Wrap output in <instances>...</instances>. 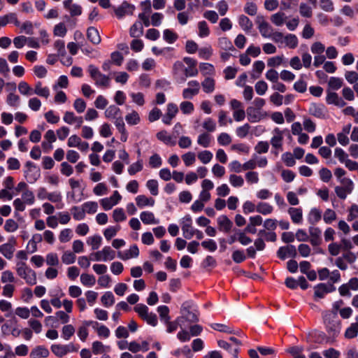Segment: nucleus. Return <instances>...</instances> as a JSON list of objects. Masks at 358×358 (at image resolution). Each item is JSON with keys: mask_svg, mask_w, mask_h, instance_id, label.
Wrapping results in <instances>:
<instances>
[{"mask_svg": "<svg viewBox=\"0 0 358 358\" xmlns=\"http://www.w3.org/2000/svg\"><path fill=\"white\" fill-rule=\"evenodd\" d=\"M122 200V196L115 190L110 197H106L100 200V204L103 210H109Z\"/></svg>", "mask_w": 358, "mask_h": 358, "instance_id": "obj_11", "label": "nucleus"}, {"mask_svg": "<svg viewBox=\"0 0 358 358\" xmlns=\"http://www.w3.org/2000/svg\"><path fill=\"white\" fill-rule=\"evenodd\" d=\"M156 136L157 139L167 145L173 146L176 145V141L173 137L169 134L166 130H162L157 133Z\"/></svg>", "mask_w": 358, "mask_h": 358, "instance_id": "obj_31", "label": "nucleus"}, {"mask_svg": "<svg viewBox=\"0 0 358 358\" xmlns=\"http://www.w3.org/2000/svg\"><path fill=\"white\" fill-rule=\"evenodd\" d=\"M231 185L234 187H241L244 185V179L241 176L231 174L229 178Z\"/></svg>", "mask_w": 358, "mask_h": 358, "instance_id": "obj_61", "label": "nucleus"}, {"mask_svg": "<svg viewBox=\"0 0 358 358\" xmlns=\"http://www.w3.org/2000/svg\"><path fill=\"white\" fill-rule=\"evenodd\" d=\"M183 62L187 65V67L185 69V80L187 77H194L198 75L197 62L195 59L186 57H184Z\"/></svg>", "mask_w": 358, "mask_h": 358, "instance_id": "obj_15", "label": "nucleus"}, {"mask_svg": "<svg viewBox=\"0 0 358 358\" xmlns=\"http://www.w3.org/2000/svg\"><path fill=\"white\" fill-rule=\"evenodd\" d=\"M34 94H36L41 97L48 99L50 96V89L48 87H43L41 81L35 84L34 88Z\"/></svg>", "mask_w": 358, "mask_h": 358, "instance_id": "obj_35", "label": "nucleus"}, {"mask_svg": "<svg viewBox=\"0 0 358 358\" xmlns=\"http://www.w3.org/2000/svg\"><path fill=\"white\" fill-rule=\"evenodd\" d=\"M217 222L219 229L225 233H228L233 226L232 222L226 215L219 216Z\"/></svg>", "mask_w": 358, "mask_h": 358, "instance_id": "obj_28", "label": "nucleus"}, {"mask_svg": "<svg viewBox=\"0 0 358 358\" xmlns=\"http://www.w3.org/2000/svg\"><path fill=\"white\" fill-rule=\"evenodd\" d=\"M273 136L271 138L270 143L273 148H282L283 131L276 127L273 130Z\"/></svg>", "mask_w": 358, "mask_h": 358, "instance_id": "obj_20", "label": "nucleus"}, {"mask_svg": "<svg viewBox=\"0 0 358 358\" xmlns=\"http://www.w3.org/2000/svg\"><path fill=\"white\" fill-rule=\"evenodd\" d=\"M287 19L286 15L282 12H278L271 16V22L275 26H282Z\"/></svg>", "mask_w": 358, "mask_h": 358, "instance_id": "obj_50", "label": "nucleus"}, {"mask_svg": "<svg viewBox=\"0 0 358 358\" xmlns=\"http://www.w3.org/2000/svg\"><path fill=\"white\" fill-rule=\"evenodd\" d=\"M87 243L91 246L92 250H98L101 245L102 238L98 234L89 236L87 239Z\"/></svg>", "mask_w": 358, "mask_h": 358, "instance_id": "obj_42", "label": "nucleus"}, {"mask_svg": "<svg viewBox=\"0 0 358 358\" xmlns=\"http://www.w3.org/2000/svg\"><path fill=\"white\" fill-rule=\"evenodd\" d=\"M140 219L145 225L158 224L159 223V220L155 217V214L148 210L141 212Z\"/></svg>", "mask_w": 358, "mask_h": 358, "instance_id": "obj_24", "label": "nucleus"}, {"mask_svg": "<svg viewBox=\"0 0 358 358\" xmlns=\"http://www.w3.org/2000/svg\"><path fill=\"white\" fill-rule=\"evenodd\" d=\"M355 322L352 323L351 325L346 329L345 336L347 338H353L357 336L358 334V315L355 318Z\"/></svg>", "mask_w": 358, "mask_h": 358, "instance_id": "obj_48", "label": "nucleus"}, {"mask_svg": "<svg viewBox=\"0 0 358 358\" xmlns=\"http://www.w3.org/2000/svg\"><path fill=\"white\" fill-rule=\"evenodd\" d=\"M9 22H13L16 26L20 25V22L17 20L15 13H8L7 15L0 17V26L1 27H4Z\"/></svg>", "mask_w": 358, "mask_h": 358, "instance_id": "obj_37", "label": "nucleus"}, {"mask_svg": "<svg viewBox=\"0 0 358 358\" xmlns=\"http://www.w3.org/2000/svg\"><path fill=\"white\" fill-rule=\"evenodd\" d=\"M238 24L245 31H250L253 27L252 22L247 16L243 15H241L238 17Z\"/></svg>", "mask_w": 358, "mask_h": 358, "instance_id": "obj_55", "label": "nucleus"}, {"mask_svg": "<svg viewBox=\"0 0 358 358\" xmlns=\"http://www.w3.org/2000/svg\"><path fill=\"white\" fill-rule=\"evenodd\" d=\"M350 129L351 124H348L343 127L341 132L337 134L338 141L341 145L345 146L349 143L350 140L348 138V134L350 132Z\"/></svg>", "mask_w": 358, "mask_h": 358, "instance_id": "obj_27", "label": "nucleus"}, {"mask_svg": "<svg viewBox=\"0 0 358 358\" xmlns=\"http://www.w3.org/2000/svg\"><path fill=\"white\" fill-rule=\"evenodd\" d=\"M219 47L225 51H233L235 50L231 41L227 37H222L218 40Z\"/></svg>", "mask_w": 358, "mask_h": 358, "instance_id": "obj_57", "label": "nucleus"}, {"mask_svg": "<svg viewBox=\"0 0 358 358\" xmlns=\"http://www.w3.org/2000/svg\"><path fill=\"white\" fill-rule=\"evenodd\" d=\"M135 201L139 208L153 207L155 204V200L152 197H148L144 194L138 195L135 198Z\"/></svg>", "mask_w": 358, "mask_h": 358, "instance_id": "obj_22", "label": "nucleus"}, {"mask_svg": "<svg viewBox=\"0 0 358 358\" xmlns=\"http://www.w3.org/2000/svg\"><path fill=\"white\" fill-rule=\"evenodd\" d=\"M17 275L24 280L29 285H34L37 282L36 273L31 269L26 262H17L15 266Z\"/></svg>", "mask_w": 358, "mask_h": 358, "instance_id": "obj_1", "label": "nucleus"}, {"mask_svg": "<svg viewBox=\"0 0 358 358\" xmlns=\"http://www.w3.org/2000/svg\"><path fill=\"white\" fill-rule=\"evenodd\" d=\"M203 88V90L206 93H212L215 90V81L212 78H206L203 80V81L200 84Z\"/></svg>", "mask_w": 358, "mask_h": 358, "instance_id": "obj_46", "label": "nucleus"}, {"mask_svg": "<svg viewBox=\"0 0 358 358\" xmlns=\"http://www.w3.org/2000/svg\"><path fill=\"white\" fill-rule=\"evenodd\" d=\"M104 115L106 118L113 120L122 115V114L120 108L117 106L110 105L106 109Z\"/></svg>", "mask_w": 358, "mask_h": 358, "instance_id": "obj_30", "label": "nucleus"}, {"mask_svg": "<svg viewBox=\"0 0 358 358\" xmlns=\"http://www.w3.org/2000/svg\"><path fill=\"white\" fill-rule=\"evenodd\" d=\"M134 310L139 317L145 320L148 324L155 327L158 324L157 315L152 312H149L147 306L143 303H138L134 307Z\"/></svg>", "mask_w": 358, "mask_h": 358, "instance_id": "obj_5", "label": "nucleus"}, {"mask_svg": "<svg viewBox=\"0 0 358 358\" xmlns=\"http://www.w3.org/2000/svg\"><path fill=\"white\" fill-rule=\"evenodd\" d=\"M287 213L290 216L292 222L296 224H300L303 222V210L301 207H291L287 210Z\"/></svg>", "mask_w": 358, "mask_h": 358, "instance_id": "obj_23", "label": "nucleus"}, {"mask_svg": "<svg viewBox=\"0 0 358 358\" xmlns=\"http://www.w3.org/2000/svg\"><path fill=\"white\" fill-rule=\"evenodd\" d=\"M296 255V247L293 245L280 247L278 250V256L281 259L288 257H294Z\"/></svg>", "mask_w": 358, "mask_h": 358, "instance_id": "obj_18", "label": "nucleus"}, {"mask_svg": "<svg viewBox=\"0 0 358 358\" xmlns=\"http://www.w3.org/2000/svg\"><path fill=\"white\" fill-rule=\"evenodd\" d=\"M110 350V347L108 345H104L101 341H96L92 344V351L95 355H101L105 352H108Z\"/></svg>", "mask_w": 358, "mask_h": 358, "instance_id": "obj_33", "label": "nucleus"}, {"mask_svg": "<svg viewBox=\"0 0 358 358\" xmlns=\"http://www.w3.org/2000/svg\"><path fill=\"white\" fill-rule=\"evenodd\" d=\"M20 96L13 92L8 94L6 97V103L12 108H16L20 106Z\"/></svg>", "mask_w": 358, "mask_h": 358, "instance_id": "obj_54", "label": "nucleus"}, {"mask_svg": "<svg viewBox=\"0 0 358 358\" xmlns=\"http://www.w3.org/2000/svg\"><path fill=\"white\" fill-rule=\"evenodd\" d=\"M217 344L220 348H222L228 351L233 355V357H238V354L240 350L238 346H234V344H231L223 340L218 341Z\"/></svg>", "mask_w": 358, "mask_h": 358, "instance_id": "obj_32", "label": "nucleus"}, {"mask_svg": "<svg viewBox=\"0 0 358 358\" xmlns=\"http://www.w3.org/2000/svg\"><path fill=\"white\" fill-rule=\"evenodd\" d=\"M182 235L186 239H191L196 229L192 227V219L189 215H186L180 220Z\"/></svg>", "mask_w": 358, "mask_h": 358, "instance_id": "obj_9", "label": "nucleus"}, {"mask_svg": "<svg viewBox=\"0 0 358 358\" xmlns=\"http://www.w3.org/2000/svg\"><path fill=\"white\" fill-rule=\"evenodd\" d=\"M345 187H336L335 192L336 195L341 199H345L347 195L352 192L353 186L349 185H345Z\"/></svg>", "mask_w": 358, "mask_h": 358, "instance_id": "obj_52", "label": "nucleus"}, {"mask_svg": "<svg viewBox=\"0 0 358 358\" xmlns=\"http://www.w3.org/2000/svg\"><path fill=\"white\" fill-rule=\"evenodd\" d=\"M326 102L328 104H333L338 107H343L345 105V101L338 94L330 90H327V94L326 97Z\"/></svg>", "mask_w": 358, "mask_h": 358, "instance_id": "obj_21", "label": "nucleus"}, {"mask_svg": "<svg viewBox=\"0 0 358 358\" xmlns=\"http://www.w3.org/2000/svg\"><path fill=\"white\" fill-rule=\"evenodd\" d=\"M315 296L318 298H323L327 294L335 291L336 287L332 285L320 283L314 287Z\"/></svg>", "mask_w": 358, "mask_h": 358, "instance_id": "obj_19", "label": "nucleus"}, {"mask_svg": "<svg viewBox=\"0 0 358 358\" xmlns=\"http://www.w3.org/2000/svg\"><path fill=\"white\" fill-rule=\"evenodd\" d=\"M345 171L342 168H336L334 170L335 176L340 180V182L343 185H349L350 186H353L352 181L346 178H343L345 175Z\"/></svg>", "mask_w": 358, "mask_h": 358, "instance_id": "obj_47", "label": "nucleus"}, {"mask_svg": "<svg viewBox=\"0 0 358 358\" xmlns=\"http://www.w3.org/2000/svg\"><path fill=\"white\" fill-rule=\"evenodd\" d=\"M24 177L28 182L33 184L41 176L40 169L31 162H27L25 164Z\"/></svg>", "mask_w": 358, "mask_h": 358, "instance_id": "obj_8", "label": "nucleus"}, {"mask_svg": "<svg viewBox=\"0 0 358 358\" xmlns=\"http://www.w3.org/2000/svg\"><path fill=\"white\" fill-rule=\"evenodd\" d=\"M125 120L129 125L134 126L140 123L141 117L137 111L132 110L125 115Z\"/></svg>", "mask_w": 358, "mask_h": 358, "instance_id": "obj_39", "label": "nucleus"}, {"mask_svg": "<svg viewBox=\"0 0 358 358\" xmlns=\"http://www.w3.org/2000/svg\"><path fill=\"white\" fill-rule=\"evenodd\" d=\"M48 355V350L46 348L41 345L34 348L30 353L31 358L47 357Z\"/></svg>", "mask_w": 358, "mask_h": 358, "instance_id": "obj_40", "label": "nucleus"}, {"mask_svg": "<svg viewBox=\"0 0 358 358\" xmlns=\"http://www.w3.org/2000/svg\"><path fill=\"white\" fill-rule=\"evenodd\" d=\"M180 354H182L186 358H192L193 357L192 350L187 345H185L182 348H178L171 352V355L175 357H179Z\"/></svg>", "mask_w": 358, "mask_h": 358, "instance_id": "obj_56", "label": "nucleus"}, {"mask_svg": "<svg viewBox=\"0 0 358 358\" xmlns=\"http://www.w3.org/2000/svg\"><path fill=\"white\" fill-rule=\"evenodd\" d=\"M256 211L264 215H267L273 213V207L268 203L259 202L257 205Z\"/></svg>", "mask_w": 358, "mask_h": 358, "instance_id": "obj_43", "label": "nucleus"}, {"mask_svg": "<svg viewBox=\"0 0 358 358\" xmlns=\"http://www.w3.org/2000/svg\"><path fill=\"white\" fill-rule=\"evenodd\" d=\"M16 244V238L14 236L10 237L6 243L0 245V253L7 259H11L15 250Z\"/></svg>", "mask_w": 358, "mask_h": 358, "instance_id": "obj_10", "label": "nucleus"}, {"mask_svg": "<svg viewBox=\"0 0 358 358\" xmlns=\"http://www.w3.org/2000/svg\"><path fill=\"white\" fill-rule=\"evenodd\" d=\"M322 218V211L317 208H313L308 215V221L313 226L316 224Z\"/></svg>", "mask_w": 358, "mask_h": 358, "instance_id": "obj_36", "label": "nucleus"}, {"mask_svg": "<svg viewBox=\"0 0 358 358\" xmlns=\"http://www.w3.org/2000/svg\"><path fill=\"white\" fill-rule=\"evenodd\" d=\"M356 219H358V205L353 203L348 209L347 220L352 222Z\"/></svg>", "mask_w": 358, "mask_h": 358, "instance_id": "obj_64", "label": "nucleus"}, {"mask_svg": "<svg viewBox=\"0 0 358 358\" xmlns=\"http://www.w3.org/2000/svg\"><path fill=\"white\" fill-rule=\"evenodd\" d=\"M133 9V6H130L127 2H124L120 6L115 9V13L117 18L122 19L126 15L131 14Z\"/></svg>", "mask_w": 358, "mask_h": 358, "instance_id": "obj_29", "label": "nucleus"}, {"mask_svg": "<svg viewBox=\"0 0 358 358\" xmlns=\"http://www.w3.org/2000/svg\"><path fill=\"white\" fill-rule=\"evenodd\" d=\"M139 255V249L137 245L134 244L130 246L128 250L123 252H118L117 257L122 260L126 261L132 258H136Z\"/></svg>", "mask_w": 358, "mask_h": 358, "instance_id": "obj_16", "label": "nucleus"}, {"mask_svg": "<svg viewBox=\"0 0 358 358\" xmlns=\"http://www.w3.org/2000/svg\"><path fill=\"white\" fill-rule=\"evenodd\" d=\"M178 38V34L171 29H166L163 31V38L168 43H173L177 41Z\"/></svg>", "mask_w": 358, "mask_h": 358, "instance_id": "obj_59", "label": "nucleus"}, {"mask_svg": "<svg viewBox=\"0 0 358 358\" xmlns=\"http://www.w3.org/2000/svg\"><path fill=\"white\" fill-rule=\"evenodd\" d=\"M88 72L97 87L102 88L109 87L110 78L101 73L97 67L92 64L88 66Z\"/></svg>", "mask_w": 358, "mask_h": 358, "instance_id": "obj_4", "label": "nucleus"}, {"mask_svg": "<svg viewBox=\"0 0 358 358\" xmlns=\"http://www.w3.org/2000/svg\"><path fill=\"white\" fill-rule=\"evenodd\" d=\"M273 41L279 44V47L283 45L289 49H294L299 45L297 36L293 34L284 35L282 32H276L273 37Z\"/></svg>", "mask_w": 358, "mask_h": 358, "instance_id": "obj_2", "label": "nucleus"}, {"mask_svg": "<svg viewBox=\"0 0 358 358\" xmlns=\"http://www.w3.org/2000/svg\"><path fill=\"white\" fill-rule=\"evenodd\" d=\"M187 85L188 87L182 90V96L185 99H192L199 93L201 85L197 80H190Z\"/></svg>", "mask_w": 358, "mask_h": 358, "instance_id": "obj_12", "label": "nucleus"}, {"mask_svg": "<svg viewBox=\"0 0 358 358\" xmlns=\"http://www.w3.org/2000/svg\"><path fill=\"white\" fill-rule=\"evenodd\" d=\"M212 141L213 136L208 132H202L197 138V143L204 148H209Z\"/></svg>", "mask_w": 358, "mask_h": 358, "instance_id": "obj_34", "label": "nucleus"}, {"mask_svg": "<svg viewBox=\"0 0 358 358\" xmlns=\"http://www.w3.org/2000/svg\"><path fill=\"white\" fill-rule=\"evenodd\" d=\"M143 34V26L140 21L136 22L129 29V35L133 38H139Z\"/></svg>", "mask_w": 358, "mask_h": 358, "instance_id": "obj_38", "label": "nucleus"}, {"mask_svg": "<svg viewBox=\"0 0 358 358\" xmlns=\"http://www.w3.org/2000/svg\"><path fill=\"white\" fill-rule=\"evenodd\" d=\"M308 231L310 234L309 241L310 243L314 246L320 245L321 243L322 235L320 229L314 226H311L309 227Z\"/></svg>", "mask_w": 358, "mask_h": 358, "instance_id": "obj_26", "label": "nucleus"}, {"mask_svg": "<svg viewBox=\"0 0 358 358\" xmlns=\"http://www.w3.org/2000/svg\"><path fill=\"white\" fill-rule=\"evenodd\" d=\"M261 35L266 38H271L273 41V37L277 31H274L273 27L266 22H263L259 25Z\"/></svg>", "mask_w": 358, "mask_h": 358, "instance_id": "obj_25", "label": "nucleus"}, {"mask_svg": "<svg viewBox=\"0 0 358 358\" xmlns=\"http://www.w3.org/2000/svg\"><path fill=\"white\" fill-rule=\"evenodd\" d=\"M86 324H92V327L96 332L97 336L101 338H108L110 335V329L103 324L99 323L96 321H91L86 323Z\"/></svg>", "mask_w": 358, "mask_h": 358, "instance_id": "obj_14", "label": "nucleus"}, {"mask_svg": "<svg viewBox=\"0 0 358 358\" xmlns=\"http://www.w3.org/2000/svg\"><path fill=\"white\" fill-rule=\"evenodd\" d=\"M101 301L106 308L110 307L115 303V296L111 292H106L101 296Z\"/></svg>", "mask_w": 358, "mask_h": 358, "instance_id": "obj_53", "label": "nucleus"}, {"mask_svg": "<svg viewBox=\"0 0 358 358\" xmlns=\"http://www.w3.org/2000/svg\"><path fill=\"white\" fill-rule=\"evenodd\" d=\"M324 320L329 334L336 336L341 331V323L336 313H327L324 315Z\"/></svg>", "mask_w": 358, "mask_h": 358, "instance_id": "obj_3", "label": "nucleus"}, {"mask_svg": "<svg viewBox=\"0 0 358 358\" xmlns=\"http://www.w3.org/2000/svg\"><path fill=\"white\" fill-rule=\"evenodd\" d=\"M265 68V64L263 61L258 60L254 62L252 65V76L255 78H258Z\"/></svg>", "mask_w": 358, "mask_h": 358, "instance_id": "obj_49", "label": "nucleus"}, {"mask_svg": "<svg viewBox=\"0 0 358 358\" xmlns=\"http://www.w3.org/2000/svg\"><path fill=\"white\" fill-rule=\"evenodd\" d=\"M67 145L70 148H77L81 152H87L89 149V143L83 141L80 136L76 134L71 135L67 141Z\"/></svg>", "mask_w": 358, "mask_h": 358, "instance_id": "obj_13", "label": "nucleus"}, {"mask_svg": "<svg viewBox=\"0 0 358 358\" xmlns=\"http://www.w3.org/2000/svg\"><path fill=\"white\" fill-rule=\"evenodd\" d=\"M19 92L26 96H30L34 94V88H32L27 82L21 81L18 84Z\"/></svg>", "mask_w": 358, "mask_h": 358, "instance_id": "obj_45", "label": "nucleus"}, {"mask_svg": "<svg viewBox=\"0 0 358 358\" xmlns=\"http://www.w3.org/2000/svg\"><path fill=\"white\" fill-rule=\"evenodd\" d=\"M80 282L85 287H91L95 285L96 278L93 275L82 273L80 275Z\"/></svg>", "mask_w": 358, "mask_h": 358, "instance_id": "obj_51", "label": "nucleus"}, {"mask_svg": "<svg viewBox=\"0 0 358 358\" xmlns=\"http://www.w3.org/2000/svg\"><path fill=\"white\" fill-rule=\"evenodd\" d=\"M186 67L181 61H177L173 66V75L178 83L185 82V69Z\"/></svg>", "mask_w": 358, "mask_h": 358, "instance_id": "obj_17", "label": "nucleus"}, {"mask_svg": "<svg viewBox=\"0 0 358 358\" xmlns=\"http://www.w3.org/2000/svg\"><path fill=\"white\" fill-rule=\"evenodd\" d=\"M120 230V226H110L103 231V235L106 240L109 241L116 236L117 232Z\"/></svg>", "mask_w": 358, "mask_h": 358, "instance_id": "obj_60", "label": "nucleus"}, {"mask_svg": "<svg viewBox=\"0 0 358 358\" xmlns=\"http://www.w3.org/2000/svg\"><path fill=\"white\" fill-rule=\"evenodd\" d=\"M181 158L186 166H192L196 162V155L193 152H187L181 156Z\"/></svg>", "mask_w": 358, "mask_h": 358, "instance_id": "obj_63", "label": "nucleus"}, {"mask_svg": "<svg viewBox=\"0 0 358 358\" xmlns=\"http://www.w3.org/2000/svg\"><path fill=\"white\" fill-rule=\"evenodd\" d=\"M87 38L95 45L101 42V36L99 31L93 27H90L87 29Z\"/></svg>", "mask_w": 358, "mask_h": 358, "instance_id": "obj_41", "label": "nucleus"}, {"mask_svg": "<svg viewBox=\"0 0 358 358\" xmlns=\"http://www.w3.org/2000/svg\"><path fill=\"white\" fill-rule=\"evenodd\" d=\"M246 115L248 120L252 123L259 122L268 117V113L266 111L255 108L253 106L247 108Z\"/></svg>", "mask_w": 358, "mask_h": 358, "instance_id": "obj_7", "label": "nucleus"}, {"mask_svg": "<svg viewBox=\"0 0 358 358\" xmlns=\"http://www.w3.org/2000/svg\"><path fill=\"white\" fill-rule=\"evenodd\" d=\"M157 313L159 315V317L162 322H165L171 320L169 316V308L166 306H159L157 307Z\"/></svg>", "mask_w": 358, "mask_h": 358, "instance_id": "obj_62", "label": "nucleus"}, {"mask_svg": "<svg viewBox=\"0 0 358 358\" xmlns=\"http://www.w3.org/2000/svg\"><path fill=\"white\" fill-rule=\"evenodd\" d=\"M308 112L310 115L316 117H322L324 114V107L317 103H313L310 105Z\"/></svg>", "mask_w": 358, "mask_h": 358, "instance_id": "obj_44", "label": "nucleus"}, {"mask_svg": "<svg viewBox=\"0 0 358 358\" xmlns=\"http://www.w3.org/2000/svg\"><path fill=\"white\" fill-rule=\"evenodd\" d=\"M113 219L115 222H124L127 220V215L123 208H117L113 211Z\"/></svg>", "mask_w": 358, "mask_h": 358, "instance_id": "obj_58", "label": "nucleus"}, {"mask_svg": "<svg viewBox=\"0 0 358 358\" xmlns=\"http://www.w3.org/2000/svg\"><path fill=\"white\" fill-rule=\"evenodd\" d=\"M115 258V251L110 246H105L102 250L90 254V259L96 262H108Z\"/></svg>", "mask_w": 358, "mask_h": 358, "instance_id": "obj_6", "label": "nucleus"}]
</instances>
